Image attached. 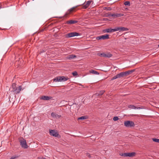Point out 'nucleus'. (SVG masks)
<instances>
[{
  "mask_svg": "<svg viewBox=\"0 0 159 159\" xmlns=\"http://www.w3.org/2000/svg\"><path fill=\"white\" fill-rule=\"evenodd\" d=\"M72 74L73 75H74V76H76L78 75V73H77V72H76V71H75V72H73Z\"/></svg>",
  "mask_w": 159,
  "mask_h": 159,
  "instance_id": "obj_29",
  "label": "nucleus"
},
{
  "mask_svg": "<svg viewBox=\"0 0 159 159\" xmlns=\"http://www.w3.org/2000/svg\"><path fill=\"white\" fill-rule=\"evenodd\" d=\"M89 72L90 73L94 74L95 75H98L99 74V73L97 71L93 70H90Z\"/></svg>",
  "mask_w": 159,
  "mask_h": 159,
  "instance_id": "obj_18",
  "label": "nucleus"
},
{
  "mask_svg": "<svg viewBox=\"0 0 159 159\" xmlns=\"http://www.w3.org/2000/svg\"><path fill=\"white\" fill-rule=\"evenodd\" d=\"M20 145L22 147L24 148H27L28 146L27 144L26 140L24 139L20 140Z\"/></svg>",
  "mask_w": 159,
  "mask_h": 159,
  "instance_id": "obj_7",
  "label": "nucleus"
},
{
  "mask_svg": "<svg viewBox=\"0 0 159 159\" xmlns=\"http://www.w3.org/2000/svg\"><path fill=\"white\" fill-rule=\"evenodd\" d=\"M112 31H113V32L118 31H119V27L115 28L114 29H113Z\"/></svg>",
  "mask_w": 159,
  "mask_h": 159,
  "instance_id": "obj_26",
  "label": "nucleus"
},
{
  "mask_svg": "<svg viewBox=\"0 0 159 159\" xmlns=\"http://www.w3.org/2000/svg\"><path fill=\"white\" fill-rule=\"evenodd\" d=\"M92 2V1H88L83 4V7L84 9L87 8Z\"/></svg>",
  "mask_w": 159,
  "mask_h": 159,
  "instance_id": "obj_11",
  "label": "nucleus"
},
{
  "mask_svg": "<svg viewBox=\"0 0 159 159\" xmlns=\"http://www.w3.org/2000/svg\"><path fill=\"white\" fill-rule=\"evenodd\" d=\"M119 31H127L128 30V29L126 27H119Z\"/></svg>",
  "mask_w": 159,
  "mask_h": 159,
  "instance_id": "obj_20",
  "label": "nucleus"
},
{
  "mask_svg": "<svg viewBox=\"0 0 159 159\" xmlns=\"http://www.w3.org/2000/svg\"><path fill=\"white\" fill-rule=\"evenodd\" d=\"M123 16L124 14L122 13H110L109 15V16L113 17L114 18H116L118 17H121Z\"/></svg>",
  "mask_w": 159,
  "mask_h": 159,
  "instance_id": "obj_9",
  "label": "nucleus"
},
{
  "mask_svg": "<svg viewBox=\"0 0 159 159\" xmlns=\"http://www.w3.org/2000/svg\"><path fill=\"white\" fill-rule=\"evenodd\" d=\"M105 92L104 90H101L97 94H98V95H102Z\"/></svg>",
  "mask_w": 159,
  "mask_h": 159,
  "instance_id": "obj_24",
  "label": "nucleus"
},
{
  "mask_svg": "<svg viewBox=\"0 0 159 159\" xmlns=\"http://www.w3.org/2000/svg\"><path fill=\"white\" fill-rule=\"evenodd\" d=\"M76 57V56L75 55L71 54L68 56L67 58L69 60H71Z\"/></svg>",
  "mask_w": 159,
  "mask_h": 159,
  "instance_id": "obj_17",
  "label": "nucleus"
},
{
  "mask_svg": "<svg viewBox=\"0 0 159 159\" xmlns=\"http://www.w3.org/2000/svg\"><path fill=\"white\" fill-rule=\"evenodd\" d=\"M87 155H88V157H90V155H89V154H87Z\"/></svg>",
  "mask_w": 159,
  "mask_h": 159,
  "instance_id": "obj_34",
  "label": "nucleus"
},
{
  "mask_svg": "<svg viewBox=\"0 0 159 159\" xmlns=\"http://www.w3.org/2000/svg\"><path fill=\"white\" fill-rule=\"evenodd\" d=\"M124 125L127 127H134L135 126L134 122L130 120H127L124 121Z\"/></svg>",
  "mask_w": 159,
  "mask_h": 159,
  "instance_id": "obj_3",
  "label": "nucleus"
},
{
  "mask_svg": "<svg viewBox=\"0 0 159 159\" xmlns=\"http://www.w3.org/2000/svg\"><path fill=\"white\" fill-rule=\"evenodd\" d=\"M2 8V6L0 4V9H1Z\"/></svg>",
  "mask_w": 159,
  "mask_h": 159,
  "instance_id": "obj_36",
  "label": "nucleus"
},
{
  "mask_svg": "<svg viewBox=\"0 0 159 159\" xmlns=\"http://www.w3.org/2000/svg\"><path fill=\"white\" fill-rule=\"evenodd\" d=\"M51 116L54 118L56 119H58L61 117V116L57 115L55 112H52L51 114Z\"/></svg>",
  "mask_w": 159,
  "mask_h": 159,
  "instance_id": "obj_12",
  "label": "nucleus"
},
{
  "mask_svg": "<svg viewBox=\"0 0 159 159\" xmlns=\"http://www.w3.org/2000/svg\"><path fill=\"white\" fill-rule=\"evenodd\" d=\"M119 118L117 116H115L113 118V120L114 121H116L118 120Z\"/></svg>",
  "mask_w": 159,
  "mask_h": 159,
  "instance_id": "obj_28",
  "label": "nucleus"
},
{
  "mask_svg": "<svg viewBox=\"0 0 159 159\" xmlns=\"http://www.w3.org/2000/svg\"><path fill=\"white\" fill-rule=\"evenodd\" d=\"M21 86H20L18 87H17L16 84L15 83L12 84L11 87L9 89L11 91L13 92L15 94H17L20 93L21 89Z\"/></svg>",
  "mask_w": 159,
  "mask_h": 159,
  "instance_id": "obj_1",
  "label": "nucleus"
},
{
  "mask_svg": "<svg viewBox=\"0 0 159 159\" xmlns=\"http://www.w3.org/2000/svg\"><path fill=\"white\" fill-rule=\"evenodd\" d=\"M51 98V97L48 96H42L40 99L43 100H49Z\"/></svg>",
  "mask_w": 159,
  "mask_h": 159,
  "instance_id": "obj_14",
  "label": "nucleus"
},
{
  "mask_svg": "<svg viewBox=\"0 0 159 159\" xmlns=\"http://www.w3.org/2000/svg\"><path fill=\"white\" fill-rule=\"evenodd\" d=\"M86 117L85 116H82L78 118V120H84L86 119Z\"/></svg>",
  "mask_w": 159,
  "mask_h": 159,
  "instance_id": "obj_25",
  "label": "nucleus"
},
{
  "mask_svg": "<svg viewBox=\"0 0 159 159\" xmlns=\"http://www.w3.org/2000/svg\"><path fill=\"white\" fill-rule=\"evenodd\" d=\"M118 78H120L124 76L123 72H122L116 75Z\"/></svg>",
  "mask_w": 159,
  "mask_h": 159,
  "instance_id": "obj_21",
  "label": "nucleus"
},
{
  "mask_svg": "<svg viewBox=\"0 0 159 159\" xmlns=\"http://www.w3.org/2000/svg\"><path fill=\"white\" fill-rule=\"evenodd\" d=\"M134 71L135 70H132L123 72L124 76H127L134 72Z\"/></svg>",
  "mask_w": 159,
  "mask_h": 159,
  "instance_id": "obj_13",
  "label": "nucleus"
},
{
  "mask_svg": "<svg viewBox=\"0 0 159 159\" xmlns=\"http://www.w3.org/2000/svg\"><path fill=\"white\" fill-rule=\"evenodd\" d=\"M112 30H113V29H111V28L108 29L106 30V32L107 33L113 32V31H112Z\"/></svg>",
  "mask_w": 159,
  "mask_h": 159,
  "instance_id": "obj_22",
  "label": "nucleus"
},
{
  "mask_svg": "<svg viewBox=\"0 0 159 159\" xmlns=\"http://www.w3.org/2000/svg\"><path fill=\"white\" fill-rule=\"evenodd\" d=\"M120 155L122 156L126 157V153H121V154H120Z\"/></svg>",
  "mask_w": 159,
  "mask_h": 159,
  "instance_id": "obj_30",
  "label": "nucleus"
},
{
  "mask_svg": "<svg viewBox=\"0 0 159 159\" xmlns=\"http://www.w3.org/2000/svg\"><path fill=\"white\" fill-rule=\"evenodd\" d=\"M80 35V34L79 33L76 32H72L66 34V37L67 38H70L75 36H79Z\"/></svg>",
  "mask_w": 159,
  "mask_h": 159,
  "instance_id": "obj_5",
  "label": "nucleus"
},
{
  "mask_svg": "<svg viewBox=\"0 0 159 159\" xmlns=\"http://www.w3.org/2000/svg\"><path fill=\"white\" fill-rule=\"evenodd\" d=\"M50 134L53 136L56 137H59V134L57 131L55 130H49Z\"/></svg>",
  "mask_w": 159,
  "mask_h": 159,
  "instance_id": "obj_6",
  "label": "nucleus"
},
{
  "mask_svg": "<svg viewBox=\"0 0 159 159\" xmlns=\"http://www.w3.org/2000/svg\"><path fill=\"white\" fill-rule=\"evenodd\" d=\"M97 55L100 57L105 58H110L112 56V54L109 52L102 53L98 52L97 53Z\"/></svg>",
  "mask_w": 159,
  "mask_h": 159,
  "instance_id": "obj_4",
  "label": "nucleus"
},
{
  "mask_svg": "<svg viewBox=\"0 0 159 159\" xmlns=\"http://www.w3.org/2000/svg\"><path fill=\"white\" fill-rule=\"evenodd\" d=\"M135 152H126V157H132L135 156Z\"/></svg>",
  "mask_w": 159,
  "mask_h": 159,
  "instance_id": "obj_16",
  "label": "nucleus"
},
{
  "mask_svg": "<svg viewBox=\"0 0 159 159\" xmlns=\"http://www.w3.org/2000/svg\"><path fill=\"white\" fill-rule=\"evenodd\" d=\"M158 47L159 48V45H158Z\"/></svg>",
  "mask_w": 159,
  "mask_h": 159,
  "instance_id": "obj_37",
  "label": "nucleus"
},
{
  "mask_svg": "<svg viewBox=\"0 0 159 159\" xmlns=\"http://www.w3.org/2000/svg\"><path fill=\"white\" fill-rule=\"evenodd\" d=\"M109 39V35L108 34L101 35L96 37V39L97 40H99L100 39L104 40L106 39Z\"/></svg>",
  "mask_w": 159,
  "mask_h": 159,
  "instance_id": "obj_8",
  "label": "nucleus"
},
{
  "mask_svg": "<svg viewBox=\"0 0 159 159\" xmlns=\"http://www.w3.org/2000/svg\"><path fill=\"white\" fill-rule=\"evenodd\" d=\"M41 159H46L44 157H42L41 158Z\"/></svg>",
  "mask_w": 159,
  "mask_h": 159,
  "instance_id": "obj_35",
  "label": "nucleus"
},
{
  "mask_svg": "<svg viewBox=\"0 0 159 159\" xmlns=\"http://www.w3.org/2000/svg\"><path fill=\"white\" fill-rule=\"evenodd\" d=\"M111 10V9L110 7H109L108 9H107L108 10Z\"/></svg>",
  "mask_w": 159,
  "mask_h": 159,
  "instance_id": "obj_32",
  "label": "nucleus"
},
{
  "mask_svg": "<svg viewBox=\"0 0 159 159\" xmlns=\"http://www.w3.org/2000/svg\"><path fill=\"white\" fill-rule=\"evenodd\" d=\"M129 108L132 109H135L137 108V109H140L141 108L140 107L136 108L135 106L133 105H129L128 106Z\"/></svg>",
  "mask_w": 159,
  "mask_h": 159,
  "instance_id": "obj_19",
  "label": "nucleus"
},
{
  "mask_svg": "<svg viewBox=\"0 0 159 159\" xmlns=\"http://www.w3.org/2000/svg\"><path fill=\"white\" fill-rule=\"evenodd\" d=\"M113 77H114V78L115 79L118 78V77L116 75L114 76Z\"/></svg>",
  "mask_w": 159,
  "mask_h": 159,
  "instance_id": "obj_31",
  "label": "nucleus"
},
{
  "mask_svg": "<svg viewBox=\"0 0 159 159\" xmlns=\"http://www.w3.org/2000/svg\"><path fill=\"white\" fill-rule=\"evenodd\" d=\"M124 4L125 6H130V2L128 1L125 2H124Z\"/></svg>",
  "mask_w": 159,
  "mask_h": 159,
  "instance_id": "obj_23",
  "label": "nucleus"
},
{
  "mask_svg": "<svg viewBox=\"0 0 159 159\" xmlns=\"http://www.w3.org/2000/svg\"><path fill=\"white\" fill-rule=\"evenodd\" d=\"M152 139L154 142L159 143V139L155 138H153Z\"/></svg>",
  "mask_w": 159,
  "mask_h": 159,
  "instance_id": "obj_27",
  "label": "nucleus"
},
{
  "mask_svg": "<svg viewBox=\"0 0 159 159\" xmlns=\"http://www.w3.org/2000/svg\"><path fill=\"white\" fill-rule=\"evenodd\" d=\"M75 9V8L74 7H73L70 9H69L66 13L64 17H66L67 16L69 15L72 12L74 11V10Z\"/></svg>",
  "mask_w": 159,
  "mask_h": 159,
  "instance_id": "obj_10",
  "label": "nucleus"
},
{
  "mask_svg": "<svg viewBox=\"0 0 159 159\" xmlns=\"http://www.w3.org/2000/svg\"><path fill=\"white\" fill-rule=\"evenodd\" d=\"M69 78L67 77L59 76L55 78L53 81L55 82H64L68 80Z\"/></svg>",
  "mask_w": 159,
  "mask_h": 159,
  "instance_id": "obj_2",
  "label": "nucleus"
},
{
  "mask_svg": "<svg viewBox=\"0 0 159 159\" xmlns=\"http://www.w3.org/2000/svg\"><path fill=\"white\" fill-rule=\"evenodd\" d=\"M115 80V79H114V77H112V78H111V80Z\"/></svg>",
  "mask_w": 159,
  "mask_h": 159,
  "instance_id": "obj_33",
  "label": "nucleus"
},
{
  "mask_svg": "<svg viewBox=\"0 0 159 159\" xmlns=\"http://www.w3.org/2000/svg\"><path fill=\"white\" fill-rule=\"evenodd\" d=\"M78 22L77 20H70L67 21L66 23L67 24H71L77 23Z\"/></svg>",
  "mask_w": 159,
  "mask_h": 159,
  "instance_id": "obj_15",
  "label": "nucleus"
}]
</instances>
